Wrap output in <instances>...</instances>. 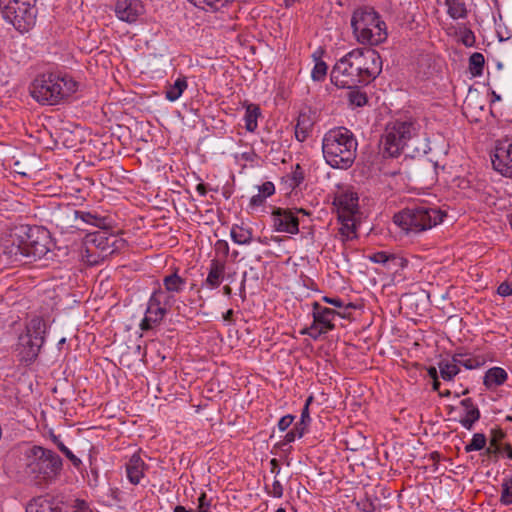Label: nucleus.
<instances>
[{"label": "nucleus", "instance_id": "bf43d9fd", "mask_svg": "<svg viewBox=\"0 0 512 512\" xmlns=\"http://www.w3.org/2000/svg\"><path fill=\"white\" fill-rule=\"evenodd\" d=\"M233 316V310L229 309L226 311V313L223 315L224 321L230 322Z\"/></svg>", "mask_w": 512, "mask_h": 512}, {"label": "nucleus", "instance_id": "4c0bfd02", "mask_svg": "<svg viewBox=\"0 0 512 512\" xmlns=\"http://www.w3.org/2000/svg\"><path fill=\"white\" fill-rule=\"evenodd\" d=\"M489 453L501 454L512 460V446L510 444L500 445L497 440L493 438L488 448Z\"/></svg>", "mask_w": 512, "mask_h": 512}, {"label": "nucleus", "instance_id": "2f4dec72", "mask_svg": "<svg viewBox=\"0 0 512 512\" xmlns=\"http://www.w3.org/2000/svg\"><path fill=\"white\" fill-rule=\"evenodd\" d=\"M484 62V56L481 53H473L469 58V69L471 74L474 76L482 75Z\"/></svg>", "mask_w": 512, "mask_h": 512}, {"label": "nucleus", "instance_id": "bb28decb", "mask_svg": "<svg viewBox=\"0 0 512 512\" xmlns=\"http://www.w3.org/2000/svg\"><path fill=\"white\" fill-rule=\"evenodd\" d=\"M438 369L441 378L444 381H452L460 372V367L457 362H454V356L450 359H442L438 363Z\"/></svg>", "mask_w": 512, "mask_h": 512}, {"label": "nucleus", "instance_id": "338daca9", "mask_svg": "<svg viewBox=\"0 0 512 512\" xmlns=\"http://www.w3.org/2000/svg\"><path fill=\"white\" fill-rule=\"evenodd\" d=\"M493 98H494V101H499L500 100V96L497 95L494 91H493Z\"/></svg>", "mask_w": 512, "mask_h": 512}, {"label": "nucleus", "instance_id": "412c9836", "mask_svg": "<svg viewBox=\"0 0 512 512\" xmlns=\"http://www.w3.org/2000/svg\"><path fill=\"white\" fill-rule=\"evenodd\" d=\"M26 512H64L61 505L49 498H34L26 507Z\"/></svg>", "mask_w": 512, "mask_h": 512}, {"label": "nucleus", "instance_id": "6e6552de", "mask_svg": "<svg viewBox=\"0 0 512 512\" xmlns=\"http://www.w3.org/2000/svg\"><path fill=\"white\" fill-rule=\"evenodd\" d=\"M175 302V296L162 292V287L155 289L147 301L144 318L139 324L140 329L148 331L160 325Z\"/></svg>", "mask_w": 512, "mask_h": 512}, {"label": "nucleus", "instance_id": "dca6fc26", "mask_svg": "<svg viewBox=\"0 0 512 512\" xmlns=\"http://www.w3.org/2000/svg\"><path fill=\"white\" fill-rule=\"evenodd\" d=\"M42 345V341H35L33 338H30L29 335L21 334L17 345L20 361L25 364L34 362Z\"/></svg>", "mask_w": 512, "mask_h": 512}, {"label": "nucleus", "instance_id": "3c124183", "mask_svg": "<svg viewBox=\"0 0 512 512\" xmlns=\"http://www.w3.org/2000/svg\"><path fill=\"white\" fill-rule=\"evenodd\" d=\"M267 198H265L260 192H258L256 195H253L250 199L249 205L252 208L262 206Z\"/></svg>", "mask_w": 512, "mask_h": 512}, {"label": "nucleus", "instance_id": "864d4df0", "mask_svg": "<svg viewBox=\"0 0 512 512\" xmlns=\"http://www.w3.org/2000/svg\"><path fill=\"white\" fill-rule=\"evenodd\" d=\"M310 421H311V418H310L309 408H307V405H304V407L301 411L300 422L298 424L305 428V426H307L310 423Z\"/></svg>", "mask_w": 512, "mask_h": 512}, {"label": "nucleus", "instance_id": "6e6d98bb", "mask_svg": "<svg viewBox=\"0 0 512 512\" xmlns=\"http://www.w3.org/2000/svg\"><path fill=\"white\" fill-rule=\"evenodd\" d=\"M12 0H0V9L3 14V17L5 16V10L8 5H10Z\"/></svg>", "mask_w": 512, "mask_h": 512}, {"label": "nucleus", "instance_id": "de8ad7c7", "mask_svg": "<svg viewBox=\"0 0 512 512\" xmlns=\"http://www.w3.org/2000/svg\"><path fill=\"white\" fill-rule=\"evenodd\" d=\"M73 512H94L89 504L81 499L75 500L73 504Z\"/></svg>", "mask_w": 512, "mask_h": 512}, {"label": "nucleus", "instance_id": "6ab92c4d", "mask_svg": "<svg viewBox=\"0 0 512 512\" xmlns=\"http://www.w3.org/2000/svg\"><path fill=\"white\" fill-rule=\"evenodd\" d=\"M462 412L459 416V423L467 430H471L480 418V411L471 398L460 401Z\"/></svg>", "mask_w": 512, "mask_h": 512}, {"label": "nucleus", "instance_id": "c9c22d12", "mask_svg": "<svg viewBox=\"0 0 512 512\" xmlns=\"http://www.w3.org/2000/svg\"><path fill=\"white\" fill-rule=\"evenodd\" d=\"M327 70V64L320 59H316L314 67L311 71L312 80L317 82L323 81L326 78Z\"/></svg>", "mask_w": 512, "mask_h": 512}, {"label": "nucleus", "instance_id": "13d9d810", "mask_svg": "<svg viewBox=\"0 0 512 512\" xmlns=\"http://www.w3.org/2000/svg\"><path fill=\"white\" fill-rule=\"evenodd\" d=\"M428 374H429V376L432 379H437L438 378V372H437V369L435 367H430L428 369Z\"/></svg>", "mask_w": 512, "mask_h": 512}, {"label": "nucleus", "instance_id": "2eb2a0df", "mask_svg": "<svg viewBox=\"0 0 512 512\" xmlns=\"http://www.w3.org/2000/svg\"><path fill=\"white\" fill-rule=\"evenodd\" d=\"M114 12L120 21L132 24L144 13V6L141 0H116Z\"/></svg>", "mask_w": 512, "mask_h": 512}, {"label": "nucleus", "instance_id": "37998d69", "mask_svg": "<svg viewBox=\"0 0 512 512\" xmlns=\"http://www.w3.org/2000/svg\"><path fill=\"white\" fill-rule=\"evenodd\" d=\"M304 429L305 428L303 426L297 423L295 427L284 436V444H289L294 442L296 439L302 438L304 435Z\"/></svg>", "mask_w": 512, "mask_h": 512}, {"label": "nucleus", "instance_id": "39448f33", "mask_svg": "<svg viewBox=\"0 0 512 512\" xmlns=\"http://www.w3.org/2000/svg\"><path fill=\"white\" fill-rule=\"evenodd\" d=\"M445 213L427 204L408 207L394 215V223L407 234L419 233L442 222Z\"/></svg>", "mask_w": 512, "mask_h": 512}, {"label": "nucleus", "instance_id": "c03bdc74", "mask_svg": "<svg viewBox=\"0 0 512 512\" xmlns=\"http://www.w3.org/2000/svg\"><path fill=\"white\" fill-rule=\"evenodd\" d=\"M266 492L271 497L281 498L283 496L284 489L281 482L277 479H274L271 486H266Z\"/></svg>", "mask_w": 512, "mask_h": 512}, {"label": "nucleus", "instance_id": "0eeeda50", "mask_svg": "<svg viewBox=\"0 0 512 512\" xmlns=\"http://www.w3.org/2000/svg\"><path fill=\"white\" fill-rule=\"evenodd\" d=\"M18 244L11 251L15 256L37 260L49 252L47 232L39 227H20Z\"/></svg>", "mask_w": 512, "mask_h": 512}, {"label": "nucleus", "instance_id": "58836bf2", "mask_svg": "<svg viewBox=\"0 0 512 512\" xmlns=\"http://www.w3.org/2000/svg\"><path fill=\"white\" fill-rule=\"evenodd\" d=\"M486 445V437L482 433H475L471 439V441L466 444L465 451L466 452H472V451H480L482 450Z\"/></svg>", "mask_w": 512, "mask_h": 512}, {"label": "nucleus", "instance_id": "a211bd4d", "mask_svg": "<svg viewBox=\"0 0 512 512\" xmlns=\"http://www.w3.org/2000/svg\"><path fill=\"white\" fill-rule=\"evenodd\" d=\"M225 270V260L212 259L203 286L210 290L218 288L224 280Z\"/></svg>", "mask_w": 512, "mask_h": 512}, {"label": "nucleus", "instance_id": "5701e85b", "mask_svg": "<svg viewBox=\"0 0 512 512\" xmlns=\"http://www.w3.org/2000/svg\"><path fill=\"white\" fill-rule=\"evenodd\" d=\"M230 237L235 244L249 245L253 241V230L243 224H233L230 229Z\"/></svg>", "mask_w": 512, "mask_h": 512}, {"label": "nucleus", "instance_id": "393cba45", "mask_svg": "<svg viewBox=\"0 0 512 512\" xmlns=\"http://www.w3.org/2000/svg\"><path fill=\"white\" fill-rule=\"evenodd\" d=\"M46 333V323L40 317L32 318L26 326V331L23 335H29L35 341H42L44 343V335Z\"/></svg>", "mask_w": 512, "mask_h": 512}, {"label": "nucleus", "instance_id": "09e8293b", "mask_svg": "<svg viewBox=\"0 0 512 512\" xmlns=\"http://www.w3.org/2000/svg\"><path fill=\"white\" fill-rule=\"evenodd\" d=\"M293 421H294V417L292 415L288 414V415L281 417L278 422V429L282 432L286 431L291 426Z\"/></svg>", "mask_w": 512, "mask_h": 512}, {"label": "nucleus", "instance_id": "c756f323", "mask_svg": "<svg viewBox=\"0 0 512 512\" xmlns=\"http://www.w3.org/2000/svg\"><path fill=\"white\" fill-rule=\"evenodd\" d=\"M447 13L454 19H464L467 17V8L464 3L457 0H447Z\"/></svg>", "mask_w": 512, "mask_h": 512}, {"label": "nucleus", "instance_id": "9d476101", "mask_svg": "<svg viewBox=\"0 0 512 512\" xmlns=\"http://www.w3.org/2000/svg\"><path fill=\"white\" fill-rule=\"evenodd\" d=\"M37 14L36 0H12L6 7L4 19L24 33L34 27Z\"/></svg>", "mask_w": 512, "mask_h": 512}, {"label": "nucleus", "instance_id": "f704fd0d", "mask_svg": "<svg viewBox=\"0 0 512 512\" xmlns=\"http://www.w3.org/2000/svg\"><path fill=\"white\" fill-rule=\"evenodd\" d=\"M500 502L503 505H512V477H506L502 481Z\"/></svg>", "mask_w": 512, "mask_h": 512}, {"label": "nucleus", "instance_id": "7c9ffc66", "mask_svg": "<svg viewBox=\"0 0 512 512\" xmlns=\"http://www.w3.org/2000/svg\"><path fill=\"white\" fill-rule=\"evenodd\" d=\"M407 265L408 260L406 258L400 254L391 253L386 269L393 273H399L406 268Z\"/></svg>", "mask_w": 512, "mask_h": 512}, {"label": "nucleus", "instance_id": "f03ea898", "mask_svg": "<svg viewBox=\"0 0 512 512\" xmlns=\"http://www.w3.org/2000/svg\"><path fill=\"white\" fill-rule=\"evenodd\" d=\"M79 83L65 71L55 70L38 74L29 87L30 96L40 105L56 106L68 101Z\"/></svg>", "mask_w": 512, "mask_h": 512}, {"label": "nucleus", "instance_id": "603ef678", "mask_svg": "<svg viewBox=\"0 0 512 512\" xmlns=\"http://www.w3.org/2000/svg\"><path fill=\"white\" fill-rule=\"evenodd\" d=\"M103 240H104V236L101 233H92V234L87 235V242H93L98 247H101L102 249L104 248L102 246Z\"/></svg>", "mask_w": 512, "mask_h": 512}, {"label": "nucleus", "instance_id": "ea45409f", "mask_svg": "<svg viewBox=\"0 0 512 512\" xmlns=\"http://www.w3.org/2000/svg\"><path fill=\"white\" fill-rule=\"evenodd\" d=\"M214 250L218 260H225L229 255L230 247L226 240L219 239L214 244Z\"/></svg>", "mask_w": 512, "mask_h": 512}, {"label": "nucleus", "instance_id": "a18cd8bd", "mask_svg": "<svg viewBox=\"0 0 512 512\" xmlns=\"http://www.w3.org/2000/svg\"><path fill=\"white\" fill-rule=\"evenodd\" d=\"M258 192H260L265 198H268L275 193V185L271 181H266L258 186Z\"/></svg>", "mask_w": 512, "mask_h": 512}, {"label": "nucleus", "instance_id": "e2e57ef3", "mask_svg": "<svg viewBox=\"0 0 512 512\" xmlns=\"http://www.w3.org/2000/svg\"><path fill=\"white\" fill-rule=\"evenodd\" d=\"M433 389L435 391H437L439 389V386H440V382L438 381V378L437 379H433Z\"/></svg>", "mask_w": 512, "mask_h": 512}, {"label": "nucleus", "instance_id": "4468645a", "mask_svg": "<svg viewBox=\"0 0 512 512\" xmlns=\"http://www.w3.org/2000/svg\"><path fill=\"white\" fill-rule=\"evenodd\" d=\"M359 198L352 190H340L335 194L333 205L335 206L339 219L355 218L359 211Z\"/></svg>", "mask_w": 512, "mask_h": 512}, {"label": "nucleus", "instance_id": "49530a36", "mask_svg": "<svg viewBox=\"0 0 512 512\" xmlns=\"http://www.w3.org/2000/svg\"><path fill=\"white\" fill-rule=\"evenodd\" d=\"M211 503L210 500L207 498L206 493H201V495L198 498V509L197 512H211L210 511Z\"/></svg>", "mask_w": 512, "mask_h": 512}, {"label": "nucleus", "instance_id": "4d7b16f0", "mask_svg": "<svg viewBox=\"0 0 512 512\" xmlns=\"http://www.w3.org/2000/svg\"><path fill=\"white\" fill-rule=\"evenodd\" d=\"M196 191L201 195V196H205L206 193H207V190H206V187L203 183H199L197 186H196Z\"/></svg>", "mask_w": 512, "mask_h": 512}, {"label": "nucleus", "instance_id": "ddd939ff", "mask_svg": "<svg viewBox=\"0 0 512 512\" xmlns=\"http://www.w3.org/2000/svg\"><path fill=\"white\" fill-rule=\"evenodd\" d=\"M493 169L500 175L512 179V137L498 140L491 158Z\"/></svg>", "mask_w": 512, "mask_h": 512}, {"label": "nucleus", "instance_id": "cd10ccee", "mask_svg": "<svg viewBox=\"0 0 512 512\" xmlns=\"http://www.w3.org/2000/svg\"><path fill=\"white\" fill-rule=\"evenodd\" d=\"M507 379V372L501 367L490 368L484 376L483 383L487 388L502 385Z\"/></svg>", "mask_w": 512, "mask_h": 512}, {"label": "nucleus", "instance_id": "72a5a7b5", "mask_svg": "<svg viewBox=\"0 0 512 512\" xmlns=\"http://www.w3.org/2000/svg\"><path fill=\"white\" fill-rule=\"evenodd\" d=\"M342 223L339 233L343 241L350 240L355 234V218L352 219H339Z\"/></svg>", "mask_w": 512, "mask_h": 512}, {"label": "nucleus", "instance_id": "aec40b11", "mask_svg": "<svg viewBox=\"0 0 512 512\" xmlns=\"http://www.w3.org/2000/svg\"><path fill=\"white\" fill-rule=\"evenodd\" d=\"M73 219H80L83 223L100 228L109 229L111 227V221L108 217H103L97 213L90 211H81L70 209Z\"/></svg>", "mask_w": 512, "mask_h": 512}, {"label": "nucleus", "instance_id": "774afa93", "mask_svg": "<svg viewBox=\"0 0 512 512\" xmlns=\"http://www.w3.org/2000/svg\"><path fill=\"white\" fill-rule=\"evenodd\" d=\"M275 512H286V510L284 508L280 507Z\"/></svg>", "mask_w": 512, "mask_h": 512}, {"label": "nucleus", "instance_id": "20e7f679", "mask_svg": "<svg viewBox=\"0 0 512 512\" xmlns=\"http://www.w3.org/2000/svg\"><path fill=\"white\" fill-rule=\"evenodd\" d=\"M351 26L356 40L361 44L376 46L388 36L386 23L371 7H361L353 12Z\"/></svg>", "mask_w": 512, "mask_h": 512}, {"label": "nucleus", "instance_id": "1a4fd4ad", "mask_svg": "<svg viewBox=\"0 0 512 512\" xmlns=\"http://www.w3.org/2000/svg\"><path fill=\"white\" fill-rule=\"evenodd\" d=\"M416 134V125L409 121L389 123L381 140L383 151L390 157H396Z\"/></svg>", "mask_w": 512, "mask_h": 512}, {"label": "nucleus", "instance_id": "0e129e2a", "mask_svg": "<svg viewBox=\"0 0 512 512\" xmlns=\"http://www.w3.org/2000/svg\"><path fill=\"white\" fill-rule=\"evenodd\" d=\"M312 400H313V397H312V396H310V397H308V398L306 399L305 405H307V408H309V405H310V403L312 402Z\"/></svg>", "mask_w": 512, "mask_h": 512}, {"label": "nucleus", "instance_id": "e433bc0d", "mask_svg": "<svg viewBox=\"0 0 512 512\" xmlns=\"http://www.w3.org/2000/svg\"><path fill=\"white\" fill-rule=\"evenodd\" d=\"M53 442L56 444L58 449L72 462L75 467H79L82 463L81 460L73 454V452L65 446L58 436H53Z\"/></svg>", "mask_w": 512, "mask_h": 512}, {"label": "nucleus", "instance_id": "b1692460", "mask_svg": "<svg viewBox=\"0 0 512 512\" xmlns=\"http://www.w3.org/2000/svg\"><path fill=\"white\" fill-rule=\"evenodd\" d=\"M454 362H457L459 367H464L468 370H473L481 367L484 364V359L480 356L472 355L471 353L458 351L453 354Z\"/></svg>", "mask_w": 512, "mask_h": 512}, {"label": "nucleus", "instance_id": "5fc2aeb1", "mask_svg": "<svg viewBox=\"0 0 512 512\" xmlns=\"http://www.w3.org/2000/svg\"><path fill=\"white\" fill-rule=\"evenodd\" d=\"M323 300L331 305H333L334 307H338V308H341L343 307V302L341 299L339 298H328V297H324Z\"/></svg>", "mask_w": 512, "mask_h": 512}, {"label": "nucleus", "instance_id": "79ce46f5", "mask_svg": "<svg viewBox=\"0 0 512 512\" xmlns=\"http://www.w3.org/2000/svg\"><path fill=\"white\" fill-rule=\"evenodd\" d=\"M390 255L391 253L387 251H377L369 254L367 259L373 263L381 264L386 268Z\"/></svg>", "mask_w": 512, "mask_h": 512}, {"label": "nucleus", "instance_id": "473e14b6", "mask_svg": "<svg viewBox=\"0 0 512 512\" xmlns=\"http://www.w3.org/2000/svg\"><path fill=\"white\" fill-rule=\"evenodd\" d=\"M310 126L311 125L305 116H300L298 118L295 127V136L298 141L303 142L307 139Z\"/></svg>", "mask_w": 512, "mask_h": 512}, {"label": "nucleus", "instance_id": "4be33fe9", "mask_svg": "<svg viewBox=\"0 0 512 512\" xmlns=\"http://www.w3.org/2000/svg\"><path fill=\"white\" fill-rule=\"evenodd\" d=\"M185 286L186 280L175 272L163 278L164 288H162V292H167L168 296H174V294L181 293L185 289Z\"/></svg>", "mask_w": 512, "mask_h": 512}, {"label": "nucleus", "instance_id": "423d86ee", "mask_svg": "<svg viewBox=\"0 0 512 512\" xmlns=\"http://www.w3.org/2000/svg\"><path fill=\"white\" fill-rule=\"evenodd\" d=\"M20 460L24 472L35 479L51 478L62 468L61 458L53 451L41 446L26 448Z\"/></svg>", "mask_w": 512, "mask_h": 512}, {"label": "nucleus", "instance_id": "f257e3e1", "mask_svg": "<svg viewBox=\"0 0 512 512\" xmlns=\"http://www.w3.org/2000/svg\"><path fill=\"white\" fill-rule=\"evenodd\" d=\"M382 71V59L374 49L355 48L341 57L331 71V82L339 88H355L375 80Z\"/></svg>", "mask_w": 512, "mask_h": 512}, {"label": "nucleus", "instance_id": "680f3d73", "mask_svg": "<svg viewBox=\"0 0 512 512\" xmlns=\"http://www.w3.org/2000/svg\"><path fill=\"white\" fill-rule=\"evenodd\" d=\"M223 294H224L225 296L230 297V296H231V294H232V289H231V287H229V286H224V287H223Z\"/></svg>", "mask_w": 512, "mask_h": 512}, {"label": "nucleus", "instance_id": "9b49d317", "mask_svg": "<svg viewBox=\"0 0 512 512\" xmlns=\"http://www.w3.org/2000/svg\"><path fill=\"white\" fill-rule=\"evenodd\" d=\"M336 315H339V313L335 310L325 307L318 302H313V323L303 333L308 334L313 339H317L320 335L332 331L335 328L333 321Z\"/></svg>", "mask_w": 512, "mask_h": 512}, {"label": "nucleus", "instance_id": "052dcab7", "mask_svg": "<svg viewBox=\"0 0 512 512\" xmlns=\"http://www.w3.org/2000/svg\"><path fill=\"white\" fill-rule=\"evenodd\" d=\"M173 512H191L187 510L184 506L178 505L174 508Z\"/></svg>", "mask_w": 512, "mask_h": 512}, {"label": "nucleus", "instance_id": "c85d7f7f", "mask_svg": "<svg viewBox=\"0 0 512 512\" xmlns=\"http://www.w3.org/2000/svg\"><path fill=\"white\" fill-rule=\"evenodd\" d=\"M260 109L254 104H249L246 107L243 117L245 128L249 132H254L258 127V118L260 116Z\"/></svg>", "mask_w": 512, "mask_h": 512}, {"label": "nucleus", "instance_id": "f3484780", "mask_svg": "<svg viewBox=\"0 0 512 512\" xmlns=\"http://www.w3.org/2000/svg\"><path fill=\"white\" fill-rule=\"evenodd\" d=\"M126 477L132 485L140 484L145 477L147 465L141 456L137 453L133 454L125 464Z\"/></svg>", "mask_w": 512, "mask_h": 512}, {"label": "nucleus", "instance_id": "f8f14e48", "mask_svg": "<svg viewBox=\"0 0 512 512\" xmlns=\"http://www.w3.org/2000/svg\"><path fill=\"white\" fill-rule=\"evenodd\" d=\"M308 215L304 209L276 208L271 214L272 226L275 231L288 234L299 232V215Z\"/></svg>", "mask_w": 512, "mask_h": 512}, {"label": "nucleus", "instance_id": "69168bd1", "mask_svg": "<svg viewBox=\"0 0 512 512\" xmlns=\"http://www.w3.org/2000/svg\"><path fill=\"white\" fill-rule=\"evenodd\" d=\"M312 400H313V397H312V396H310V397H308V398L306 399L305 405H307V408H309V405H310V403L312 402Z\"/></svg>", "mask_w": 512, "mask_h": 512}, {"label": "nucleus", "instance_id": "a878e982", "mask_svg": "<svg viewBox=\"0 0 512 512\" xmlns=\"http://www.w3.org/2000/svg\"><path fill=\"white\" fill-rule=\"evenodd\" d=\"M188 83L184 76L178 77L174 83L168 84L165 89V98L170 102L177 101L187 89Z\"/></svg>", "mask_w": 512, "mask_h": 512}, {"label": "nucleus", "instance_id": "7ed1b4c3", "mask_svg": "<svg viewBox=\"0 0 512 512\" xmlns=\"http://www.w3.org/2000/svg\"><path fill=\"white\" fill-rule=\"evenodd\" d=\"M358 142L345 127H336L325 133L322 139L323 156L332 168L347 169L356 158Z\"/></svg>", "mask_w": 512, "mask_h": 512}, {"label": "nucleus", "instance_id": "8fccbe9b", "mask_svg": "<svg viewBox=\"0 0 512 512\" xmlns=\"http://www.w3.org/2000/svg\"><path fill=\"white\" fill-rule=\"evenodd\" d=\"M497 293L500 296L508 297L512 295V285L509 283H501L497 288Z\"/></svg>", "mask_w": 512, "mask_h": 512}, {"label": "nucleus", "instance_id": "a19ab883", "mask_svg": "<svg viewBox=\"0 0 512 512\" xmlns=\"http://www.w3.org/2000/svg\"><path fill=\"white\" fill-rule=\"evenodd\" d=\"M349 102L355 107H362L367 103V96L359 90H352L349 93Z\"/></svg>", "mask_w": 512, "mask_h": 512}]
</instances>
